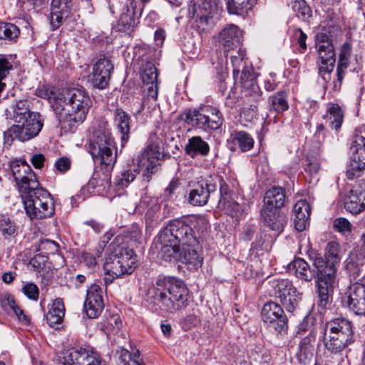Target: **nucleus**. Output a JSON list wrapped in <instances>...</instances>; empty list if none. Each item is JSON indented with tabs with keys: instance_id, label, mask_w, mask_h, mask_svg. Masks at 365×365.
<instances>
[{
	"instance_id": "obj_32",
	"label": "nucleus",
	"mask_w": 365,
	"mask_h": 365,
	"mask_svg": "<svg viewBox=\"0 0 365 365\" xmlns=\"http://www.w3.org/2000/svg\"><path fill=\"white\" fill-rule=\"evenodd\" d=\"M130 117L125 111L120 108L115 110L114 124L121 135V147H124L130 138Z\"/></svg>"
},
{
	"instance_id": "obj_38",
	"label": "nucleus",
	"mask_w": 365,
	"mask_h": 365,
	"mask_svg": "<svg viewBox=\"0 0 365 365\" xmlns=\"http://www.w3.org/2000/svg\"><path fill=\"white\" fill-rule=\"evenodd\" d=\"M0 305L3 309L6 312L12 311L18 317L19 320L25 324L29 323V319L24 314V311L21 309L16 304L14 297L9 293H4L0 296Z\"/></svg>"
},
{
	"instance_id": "obj_30",
	"label": "nucleus",
	"mask_w": 365,
	"mask_h": 365,
	"mask_svg": "<svg viewBox=\"0 0 365 365\" xmlns=\"http://www.w3.org/2000/svg\"><path fill=\"white\" fill-rule=\"evenodd\" d=\"M65 306L61 298L55 299L51 304L48 305V312L46 318L48 325L56 329L61 326L65 317Z\"/></svg>"
},
{
	"instance_id": "obj_19",
	"label": "nucleus",
	"mask_w": 365,
	"mask_h": 365,
	"mask_svg": "<svg viewBox=\"0 0 365 365\" xmlns=\"http://www.w3.org/2000/svg\"><path fill=\"white\" fill-rule=\"evenodd\" d=\"M188 201L193 206L205 205L210 195L217 190L216 185L210 180L201 179L190 185Z\"/></svg>"
},
{
	"instance_id": "obj_4",
	"label": "nucleus",
	"mask_w": 365,
	"mask_h": 365,
	"mask_svg": "<svg viewBox=\"0 0 365 365\" xmlns=\"http://www.w3.org/2000/svg\"><path fill=\"white\" fill-rule=\"evenodd\" d=\"M163 154L157 144H150L146 147L142 154L138 158L137 168L127 165L114 179L117 189L127 187L136 178L139 170L142 172L143 180L150 182L153 175L155 174L160 165L159 160Z\"/></svg>"
},
{
	"instance_id": "obj_52",
	"label": "nucleus",
	"mask_w": 365,
	"mask_h": 365,
	"mask_svg": "<svg viewBox=\"0 0 365 365\" xmlns=\"http://www.w3.org/2000/svg\"><path fill=\"white\" fill-rule=\"evenodd\" d=\"M301 295L302 294L297 290V293H291L287 295V297H283V299H281L280 302L287 312H293L298 307L299 302L302 298Z\"/></svg>"
},
{
	"instance_id": "obj_56",
	"label": "nucleus",
	"mask_w": 365,
	"mask_h": 365,
	"mask_svg": "<svg viewBox=\"0 0 365 365\" xmlns=\"http://www.w3.org/2000/svg\"><path fill=\"white\" fill-rule=\"evenodd\" d=\"M314 318L307 315L302 321L299 324L297 327V334H303L307 331L310 332L311 330H315L313 328L314 326Z\"/></svg>"
},
{
	"instance_id": "obj_24",
	"label": "nucleus",
	"mask_w": 365,
	"mask_h": 365,
	"mask_svg": "<svg viewBox=\"0 0 365 365\" xmlns=\"http://www.w3.org/2000/svg\"><path fill=\"white\" fill-rule=\"evenodd\" d=\"M135 0H127L123 12L118 21V28L120 31L130 34L138 24Z\"/></svg>"
},
{
	"instance_id": "obj_34",
	"label": "nucleus",
	"mask_w": 365,
	"mask_h": 365,
	"mask_svg": "<svg viewBox=\"0 0 365 365\" xmlns=\"http://www.w3.org/2000/svg\"><path fill=\"white\" fill-rule=\"evenodd\" d=\"M142 239V230L137 225L133 224L126 230H123L115 237L114 246H124L127 247L129 242L140 243Z\"/></svg>"
},
{
	"instance_id": "obj_35",
	"label": "nucleus",
	"mask_w": 365,
	"mask_h": 365,
	"mask_svg": "<svg viewBox=\"0 0 365 365\" xmlns=\"http://www.w3.org/2000/svg\"><path fill=\"white\" fill-rule=\"evenodd\" d=\"M19 224L8 215L0 214V234L3 238L12 241L21 233Z\"/></svg>"
},
{
	"instance_id": "obj_9",
	"label": "nucleus",
	"mask_w": 365,
	"mask_h": 365,
	"mask_svg": "<svg viewBox=\"0 0 365 365\" xmlns=\"http://www.w3.org/2000/svg\"><path fill=\"white\" fill-rule=\"evenodd\" d=\"M87 150L95 163L108 168L114 167L117 160L116 145L108 129H95L88 140Z\"/></svg>"
},
{
	"instance_id": "obj_23",
	"label": "nucleus",
	"mask_w": 365,
	"mask_h": 365,
	"mask_svg": "<svg viewBox=\"0 0 365 365\" xmlns=\"http://www.w3.org/2000/svg\"><path fill=\"white\" fill-rule=\"evenodd\" d=\"M101 287L96 284H91L87 289L84 310L91 319L97 318L104 308Z\"/></svg>"
},
{
	"instance_id": "obj_25",
	"label": "nucleus",
	"mask_w": 365,
	"mask_h": 365,
	"mask_svg": "<svg viewBox=\"0 0 365 365\" xmlns=\"http://www.w3.org/2000/svg\"><path fill=\"white\" fill-rule=\"evenodd\" d=\"M351 53V46L349 43H344L341 45L340 53L339 56V61L337 63L336 76L330 83V87L332 91L337 92L340 90L342 81L346 74V68L349 65V58Z\"/></svg>"
},
{
	"instance_id": "obj_21",
	"label": "nucleus",
	"mask_w": 365,
	"mask_h": 365,
	"mask_svg": "<svg viewBox=\"0 0 365 365\" xmlns=\"http://www.w3.org/2000/svg\"><path fill=\"white\" fill-rule=\"evenodd\" d=\"M344 207L354 215L365 209V180H359L350 190L344 200Z\"/></svg>"
},
{
	"instance_id": "obj_43",
	"label": "nucleus",
	"mask_w": 365,
	"mask_h": 365,
	"mask_svg": "<svg viewBox=\"0 0 365 365\" xmlns=\"http://www.w3.org/2000/svg\"><path fill=\"white\" fill-rule=\"evenodd\" d=\"M270 110L282 113L289 108L288 93L285 91L275 93L269 98Z\"/></svg>"
},
{
	"instance_id": "obj_28",
	"label": "nucleus",
	"mask_w": 365,
	"mask_h": 365,
	"mask_svg": "<svg viewBox=\"0 0 365 365\" xmlns=\"http://www.w3.org/2000/svg\"><path fill=\"white\" fill-rule=\"evenodd\" d=\"M311 205L306 200L297 201L293 207V221L294 228L302 232L309 225Z\"/></svg>"
},
{
	"instance_id": "obj_22",
	"label": "nucleus",
	"mask_w": 365,
	"mask_h": 365,
	"mask_svg": "<svg viewBox=\"0 0 365 365\" xmlns=\"http://www.w3.org/2000/svg\"><path fill=\"white\" fill-rule=\"evenodd\" d=\"M73 7V0H52L50 7V25L52 31L58 29L68 19Z\"/></svg>"
},
{
	"instance_id": "obj_61",
	"label": "nucleus",
	"mask_w": 365,
	"mask_h": 365,
	"mask_svg": "<svg viewBox=\"0 0 365 365\" xmlns=\"http://www.w3.org/2000/svg\"><path fill=\"white\" fill-rule=\"evenodd\" d=\"M294 36L296 38L299 48L302 49V52H304L307 48L306 43V40L307 38V34L304 33L301 29H296L294 31Z\"/></svg>"
},
{
	"instance_id": "obj_8",
	"label": "nucleus",
	"mask_w": 365,
	"mask_h": 365,
	"mask_svg": "<svg viewBox=\"0 0 365 365\" xmlns=\"http://www.w3.org/2000/svg\"><path fill=\"white\" fill-rule=\"evenodd\" d=\"M285 203V190L279 186H274L266 191L261 209V217L264 223L278 236L287 224V218L281 211Z\"/></svg>"
},
{
	"instance_id": "obj_6",
	"label": "nucleus",
	"mask_w": 365,
	"mask_h": 365,
	"mask_svg": "<svg viewBox=\"0 0 365 365\" xmlns=\"http://www.w3.org/2000/svg\"><path fill=\"white\" fill-rule=\"evenodd\" d=\"M322 341L327 351L342 356L354 341L352 323L344 317L329 320L323 327Z\"/></svg>"
},
{
	"instance_id": "obj_10",
	"label": "nucleus",
	"mask_w": 365,
	"mask_h": 365,
	"mask_svg": "<svg viewBox=\"0 0 365 365\" xmlns=\"http://www.w3.org/2000/svg\"><path fill=\"white\" fill-rule=\"evenodd\" d=\"M233 77L242 87V93L249 102H258L262 100V92L257 83L255 73L251 64L245 59L243 53H237L231 56Z\"/></svg>"
},
{
	"instance_id": "obj_1",
	"label": "nucleus",
	"mask_w": 365,
	"mask_h": 365,
	"mask_svg": "<svg viewBox=\"0 0 365 365\" xmlns=\"http://www.w3.org/2000/svg\"><path fill=\"white\" fill-rule=\"evenodd\" d=\"M11 170L28 217L31 220H41L53 216L55 212L53 200L46 190L38 187L37 178L26 160L11 161Z\"/></svg>"
},
{
	"instance_id": "obj_36",
	"label": "nucleus",
	"mask_w": 365,
	"mask_h": 365,
	"mask_svg": "<svg viewBox=\"0 0 365 365\" xmlns=\"http://www.w3.org/2000/svg\"><path fill=\"white\" fill-rule=\"evenodd\" d=\"M220 192L219 207H222L227 211L230 210L232 214L239 213L241 215L243 211L242 207L232 198L230 189L226 183L220 184Z\"/></svg>"
},
{
	"instance_id": "obj_13",
	"label": "nucleus",
	"mask_w": 365,
	"mask_h": 365,
	"mask_svg": "<svg viewBox=\"0 0 365 365\" xmlns=\"http://www.w3.org/2000/svg\"><path fill=\"white\" fill-rule=\"evenodd\" d=\"M15 123L4 133L5 143L10 145L15 139L21 142L31 140L38 135L43 126V119L38 112L27 113L19 118Z\"/></svg>"
},
{
	"instance_id": "obj_37",
	"label": "nucleus",
	"mask_w": 365,
	"mask_h": 365,
	"mask_svg": "<svg viewBox=\"0 0 365 365\" xmlns=\"http://www.w3.org/2000/svg\"><path fill=\"white\" fill-rule=\"evenodd\" d=\"M287 5L299 20L309 24L312 19V11L305 0H287Z\"/></svg>"
},
{
	"instance_id": "obj_51",
	"label": "nucleus",
	"mask_w": 365,
	"mask_h": 365,
	"mask_svg": "<svg viewBox=\"0 0 365 365\" xmlns=\"http://www.w3.org/2000/svg\"><path fill=\"white\" fill-rule=\"evenodd\" d=\"M158 96V83L144 85V97L141 103L140 112L143 107L150 101L155 102Z\"/></svg>"
},
{
	"instance_id": "obj_45",
	"label": "nucleus",
	"mask_w": 365,
	"mask_h": 365,
	"mask_svg": "<svg viewBox=\"0 0 365 365\" xmlns=\"http://www.w3.org/2000/svg\"><path fill=\"white\" fill-rule=\"evenodd\" d=\"M235 145H238L242 152H246L252 148L254 140L252 136L245 131H235L232 134Z\"/></svg>"
},
{
	"instance_id": "obj_33",
	"label": "nucleus",
	"mask_w": 365,
	"mask_h": 365,
	"mask_svg": "<svg viewBox=\"0 0 365 365\" xmlns=\"http://www.w3.org/2000/svg\"><path fill=\"white\" fill-rule=\"evenodd\" d=\"M364 257L361 255H351L346 260V271L349 274L350 282L352 284L354 281L358 282L365 276L364 272Z\"/></svg>"
},
{
	"instance_id": "obj_5",
	"label": "nucleus",
	"mask_w": 365,
	"mask_h": 365,
	"mask_svg": "<svg viewBox=\"0 0 365 365\" xmlns=\"http://www.w3.org/2000/svg\"><path fill=\"white\" fill-rule=\"evenodd\" d=\"M189 290L180 279L173 277H160L156 281L155 299L163 311L175 313L187 307Z\"/></svg>"
},
{
	"instance_id": "obj_20",
	"label": "nucleus",
	"mask_w": 365,
	"mask_h": 365,
	"mask_svg": "<svg viewBox=\"0 0 365 365\" xmlns=\"http://www.w3.org/2000/svg\"><path fill=\"white\" fill-rule=\"evenodd\" d=\"M320 63L319 64V74L322 78L324 86L328 88L330 86L331 73L334 70L336 55L333 45L319 46L317 48Z\"/></svg>"
},
{
	"instance_id": "obj_15",
	"label": "nucleus",
	"mask_w": 365,
	"mask_h": 365,
	"mask_svg": "<svg viewBox=\"0 0 365 365\" xmlns=\"http://www.w3.org/2000/svg\"><path fill=\"white\" fill-rule=\"evenodd\" d=\"M261 315L264 324L269 331L280 335L287 334L288 318L279 304L274 302L265 303Z\"/></svg>"
},
{
	"instance_id": "obj_54",
	"label": "nucleus",
	"mask_w": 365,
	"mask_h": 365,
	"mask_svg": "<svg viewBox=\"0 0 365 365\" xmlns=\"http://www.w3.org/2000/svg\"><path fill=\"white\" fill-rule=\"evenodd\" d=\"M21 291L29 299L34 301L38 300L39 289L36 284L27 282L22 287Z\"/></svg>"
},
{
	"instance_id": "obj_18",
	"label": "nucleus",
	"mask_w": 365,
	"mask_h": 365,
	"mask_svg": "<svg viewBox=\"0 0 365 365\" xmlns=\"http://www.w3.org/2000/svg\"><path fill=\"white\" fill-rule=\"evenodd\" d=\"M113 71V65L110 59L103 56L100 58L93 66L89 81L93 88L103 90L107 88Z\"/></svg>"
},
{
	"instance_id": "obj_49",
	"label": "nucleus",
	"mask_w": 365,
	"mask_h": 365,
	"mask_svg": "<svg viewBox=\"0 0 365 365\" xmlns=\"http://www.w3.org/2000/svg\"><path fill=\"white\" fill-rule=\"evenodd\" d=\"M158 71L155 65L152 63H147L143 68L141 74V78L143 84H154L158 83Z\"/></svg>"
},
{
	"instance_id": "obj_40",
	"label": "nucleus",
	"mask_w": 365,
	"mask_h": 365,
	"mask_svg": "<svg viewBox=\"0 0 365 365\" xmlns=\"http://www.w3.org/2000/svg\"><path fill=\"white\" fill-rule=\"evenodd\" d=\"M323 118L327 119L329 125L331 128L338 130L344 120V111L339 104L329 103L327 113Z\"/></svg>"
},
{
	"instance_id": "obj_63",
	"label": "nucleus",
	"mask_w": 365,
	"mask_h": 365,
	"mask_svg": "<svg viewBox=\"0 0 365 365\" xmlns=\"http://www.w3.org/2000/svg\"><path fill=\"white\" fill-rule=\"evenodd\" d=\"M226 4L227 10L229 14H234V15H238V7H239V2H240V0H224Z\"/></svg>"
},
{
	"instance_id": "obj_62",
	"label": "nucleus",
	"mask_w": 365,
	"mask_h": 365,
	"mask_svg": "<svg viewBox=\"0 0 365 365\" xmlns=\"http://www.w3.org/2000/svg\"><path fill=\"white\" fill-rule=\"evenodd\" d=\"M257 1L258 0H240V2L238 4V16L244 15L249 10H251L252 7L257 4Z\"/></svg>"
},
{
	"instance_id": "obj_31",
	"label": "nucleus",
	"mask_w": 365,
	"mask_h": 365,
	"mask_svg": "<svg viewBox=\"0 0 365 365\" xmlns=\"http://www.w3.org/2000/svg\"><path fill=\"white\" fill-rule=\"evenodd\" d=\"M210 150V147L208 143L198 135L190 138L184 148L185 154L192 159L198 156L205 157L208 155Z\"/></svg>"
},
{
	"instance_id": "obj_58",
	"label": "nucleus",
	"mask_w": 365,
	"mask_h": 365,
	"mask_svg": "<svg viewBox=\"0 0 365 365\" xmlns=\"http://www.w3.org/2000/svg\"><path fill=\"white\" fill-rule=\"evenodd\" d=\"M71 160L66 157L59 158L55 163L54 166L56 170L60 173H65L71 168Z\"/></svg>"
},
{
	"instance_id": "obj_16",
	"label": "nucleus",
	"mask_w": 365,
	"mask_h": 365,
	"mask_svg": "<svg viewBox=\"0 0 365 365\" xmlns=\"http://www.w3.org/2000/svg\"><path fill=\"white\" fill-rule=\"evenodd\" d=\"M64 365H103L106 363L93 348L72 349L64 357Z\"/></svg>"
},
{
	"instance_id": "obj_59",
	"label": "nucleus",
	"mask_w": 365,
	"mask_h": 365,
	"mask_svg": "<svg viewBox=\"0 0 365 365\" xmlns=\"http://www.w3.org/2000/svg\"><path fill=\"white\" fill-rule=\"evenodd\" d=\"M320 168L319 163L314 158L307 157L304 165V170L311 175L317 174Z\"/></svg>"
},
{
	"instance_id": "obj_14",
	"label": "nucleus",
	"mask_w": 365,
	"mask_h": 365,
	"mask_svg": "<svg viewBox=\"0 0 365 365\" xmlns=\"http://www.w3.org/2000/svg\"><path fill=\"white\" fill-rule=\"evenodd\" d=\"M350 160L346 174L349 180L359 178L365 170V125L356 127L350 145Z\"/></svg>"
},
{
	"instance_id": "obj_29",
	"label": "nucleus",
	"mask_w": 365,
	"mask_h": 365,
	"mask_svg": "<svg viewBox=\"0 0 365 365\" xmlns=\"http://www.w3.org/2000/svg\"><path fill=\"white\" fill-rule=\"evenodd\" d=\"M288 271L299 279L304 282H311L317 278V272L312 269L309 264L302 258H296L287 266Z\"/></svg>"
},
{
	"instance_id": "obj_39",
	"label": "nucleus",
	"mask_w": 365,
	"mask_h": 365,
	"mask_svg": "<svg viewBox=\"0 0 365 365\" xmlns=\"http://www.w3.org/2000/svg\"><path fill=\"white\" fill-rule=\"evenodd\" d=\"M198 241L194 246H182L181 247V257L183 262L190 264L193 268H197L202 264L203 258L199 252Z\"/></svg>"
},
{
	"instance_id": "obj_50",
	"label": "nucleus",
	"mask_w": 365,
	"mask_h": 365,
	"mask_svg": "<svg viewBox=\"0 0 365 365\" xmlns=\"http://www.w3.org/2000/svg\"><path fill=\"white\" fill-rule=\"evenodd\" d=\"M13 70V65L4 56L0 55V93L5 89L6 83L4 80L6 79L11 71Z\"/></svg>"
},
{
	"instance_id": "obj_2",
	"label": "nucleus",
	"mask_w": 365,
	"mask_h": 365,
	"mask_svg": "<svg viewBox=\"0 0 365 365\" xmlns=\"http://www.w3.org/2000/svg\"><path fill=\"white\" fill-rule=\"evenodd\" d=\"M92 106L88 93L81 88H71L63 91L52 102V108L65 132L73 133L82 124Z\"/></svg>"
},
{
	"instance_id": "obj_60",
	"label": "nucleus",
	"mask_w": 365,
	"mask_h": 365,
	"mask_svg": "<svg viewBox=\"0 0 365 365\" xmlns=\"http://www.w3.org/2000/svg\"><path fill=\"white\" fill-rule=\"evenodd\" d=\"M334 226L335 230L340 232L351 231V224L346 218L339 217L336 219Z\"/></svg>"
},
{
	"instance_id": "obj_48",
	"label": "nucleus",
	"mask_w": 365,
	"mask_h": 365,
	"mask_svg": "<svg viewBox=\"0 0 365 365\" xmlns=\"http://www.w3.org/2000/svg\"><path fill=\"white\" fill-rule=\"evenodd\" d=\"M211 10L212 8L210 2L203 1L201 5L198 6L197 9H196L195 5H194L192 10H190L189 12L192 14L193 18H199L200 21L204 20L206 24H207L209 19L212 17Z\"/></svg>"
},
{
	"instance_id": "obj_26",
	"label": "nucleus",
	"mask_w": 365,
	"mask_h": 365,
	"mask_svg": "<svg viewBox=\"0 0 365 365\" xmlns=\"http://www.w3.org/2000/svg\"><path fill=\"white\" fill-rule=\"evenodd\" d=\"M243 31L235 24L226 26L220 33V43L227 50L233 49L242 44Z\"/></svg>"
},
{
	"instance_id": "obj_11",
	"label": "nucleus",
	"mask_w": 365,
	"mask_h": 365,
	"mask_svg": "<svg viewBox=\"0 0 365 365\" xmlns=\"http://www.w3.org/2000/svg\"><path fill=\"white\" fill-rule=\"evenodd\" d=\"M182 118L188 125L206 132L220 129L225 122L222 112L210 105L186 109Z\"/></svg>"
},
{
	"instance_id": "obj_3",
	"label": "nucleus",
	"mask_w": 365,
	"mask_h": 365,
	"mask_svg": "<svg viewBox=\"0 0 365 365\" xmlns=\"http://www.w3.org/2000/svg\"><path fill=\"white\" fill-rule=\"evenodd\" d=\"M340 246L336 242H329L325 248L324 258L317 255L314 265L317 269L316 284L318 306L324 308L331 297L336 279V264L340 262Z\"/></svg>"
},
{
	"instance_id": "obj_17",
	"label": "nucleus",
	"mask_w": 365,
	"mask_h": 365,
	"mask_svg": "<svg viewBox=\"0 0 365 365\" xmlns=\"http://www.w3.org/2000/svg\"><path fill=\"white\" fill-rule=\"evenodd\" d=\"M342 302L356 315L365 316V285L359 282L351 284Z\"/></svg>"
},
{
	"instance_id": "obj_44",
	"label": "nucleus",
	"mask_w": 365,
	"mask_h": 365,
	"mask_svg": "<svg viewBox=\"0 0 365 365\" xmlns=\"http://www.w3.org/2000/svg\"><path fill=\"white\" fill-rule=\"evenodd\" d=\"M272 287L276 297L280 300L283 299V297H287L291 293H297V289L293 286L292 282L287 279H274Z\"/></svg>"
},
{
	"instance_id": "obj_42",
	"label": "nucleus",
	"mask_w": 365,
	"mask_h": 365,
	"mask_svg": "<svg viewBox=\"0 0 365 365\" xmlns=\"http://www.w3.org/2000/svg\"><path fill=\"white\" fill-rule=\"evenodd\" d=\"M28 102L26 100H19L11 105L5 110L6 118H11L14 120H18L19 118H23L27 115V113H32L28 109Z\"/></svg>"
},
{
	"instance_id": "obj_12",
	"label": "nucleus",
	"mask_w": 365,
	"mask_h": 365,
	"mask_svg": "<svg viewBox=\"0 0 365 365\" xmlns=\"http://www.w3.org/2000/svg\"><path fill=\"white\" fill-rule=\"evenodd\" d=\"M195 222L186 218H175L169 220L158 234L163 242H174L178 245L194 246L197 237L193 230Z\"/></svg>"
},
{
	"instance_id": "obj_53",
	"label": "nucleus",
	"mask_w": 365,
	"mask_h": 365,
	"mask_svg": "<svg viewBox=\"0 0 365 365\" xmlns=\"http://www.w3.org/2000/svg\"><path fill=\"white\" fill-rule=\"evenodd\" d=\"M116 355L118 359L119 365H133L138 359L139 355L134 354L133 356L125 349L121 348L118 350Z\"/></svg>"
},
{
	"instance_id": "obj_57",
	"label": "nucleus",
	"mask_w": 365,
	"mask_h": 365,
	"mask_svg": "<svg viewBox=\"0 0 365 365\" xmlns=\"http://www.w3.org/2000/svg\"><path fill=\"white\" fill-rule=\"evenodd\" d=\"M36 95L41 98L48 100L51 104L54 98L58 97V96H56L55 93L46 86L37 88L36 90Z\"/></svg>"
},
{
	"instance_id": "obj_47",
	"label": "nucleus",
	"mask_w": 365,
	"mask_h": 365,
	"mask_svg": "<svg viewBox=\"0 0 365 365\" xmlns=\"http://www.w3.org/2000/svg\"><path fill=\"white\" fill-rule=\"evenodd\" d=\"M19 34V29L14 24L0 22V39L14 41Z\"/></svg>"
},
{
	"instance_id": "obj_7",
	"label": "nucleus",
	"mask_w": 365,
	"mask_h": 365,
	"mask_svg": "<svg viewBox=\"0 0 365 365\" xmlns=\"http://www.w3.org/2000/svg\"><path fill=\"white\" fill-rule=\"evenodd\" d=\"M111 252L103 265L105 284H111L114 279L131 274L137 267V255L133 249L110 244Z\"/></svg>"
},
{
	"instance_id": "obj_46",
	"label": "nucleus",
	"mask_w": 365,
	"mask_h": 365,
	"mask_svg": "<svg viewBox=\"0 0 365 365\" xmlns=\"http://www.w3.org/2000/svg\"><path fill=\"white\" fill-rule=\"evenodd\" d=\"M109 182L110 179L105 175L101 178L99 174L95 173L88 182L86 189L91 192L100 194L106 187H108Z\"/></svg>"
},
{
	"instance_id": "obj_27",
	"label": "nucleus",
	"mask_w": 365,
	"mask_h": 365,
	"mask_svg": "<svg viewBox=\"0 0 365 365\" xmlns=\"http://www.w3.org/2000/svg\"><path fill=\"white\" fill-rule=\"evenodd\" d=\"M317 331L311 330L307 336L302 338L298 344L296 357L299 363L307 365L313 358L314 344L316 341Z\"/></svg>"
},
{
	"instance_id": "obj_64",
	"label": "nucleus",
	"mask_w": 365,
	"mask_h": 365,
	"mask_svg": "<svg viewBox=\"0 0 365 365\" xmlns=\"http://www.w3.org/2000/svg\"><path fill=\"white\" fill-rule=\"evenodd\" d=\"M45 157L43 154H34L31 158V163L36 169H41L44 165Z\"/></svg>"
},
{
	"instance_id": "obj_55",
	"label": "nucleus",
	"mask_w": 365,
	"mask_h": 365,
	"mask_svg": "<svg viewBox=\"0 0 365 365\" xmlns=\"http://www.w3.org/2000/svg\"><path fill=\"white\" fill-rule=\"evenodd\" d=\"M325 128L322 123L317 124L312 137V144L316 148H319L325 140Z\"/></svg>"
},
{
	"instance_id": "obj_41",
	"label": "nucleus",
	"mask_w": 365,
	"mask_h": 365,
	"mask_svg": "<svg viewBox=\"0 0 365 365\" xmlns=\"http://www.w3.org/2000/svg\"><path fill=\"white\" fill-rule=\"evenodd\" d=\"M158 241L161 245V248L158 255V259L166 262L175 261L181 250L180 245L174 242L164 243L158 237Z\"/></svg>"
}]
</instances>
